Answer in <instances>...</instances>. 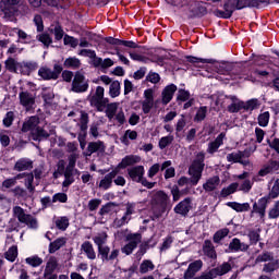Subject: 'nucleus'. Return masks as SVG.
Here are the masks:
<instances>
[{"instance_id":"e433bc0d","label":"nucleus","mask_w":279,"mask_h":279,"mask_svg":"<svg viewBox=\"0 0 279 279\" xmlns=\"http://www.w3.org/2000/svg\"><path fill=\"white\" fill-rule=\"evenodd\" d=\"M138 138V133L136 131L126 130L124 135L120 137L123 145H130V141H136Z\"/></svg>"},{"instance_id":"a211bd4d","label":"nucleus","mask_w":279,"mask_h":279,"mask_svg":"<svg viewBox=\"0 0 279 279\" xmlns=\"http://www.w3.org/2000/svg\"><path fill=\"white\" fill-rule=\"evenodd\" d=\"M226 138V133H220L214 142H210L207 147V154H216L219 147L223 145V140Z\"/></svg>"},{"instance_id":"4468645a","label":"nucleus","mask_w":279,"mask_h":279,"mask_svg":"<svg viewBox=\"0 0 279 279\" xmlns=\"http://www.w3.org/2000/svg\"><path fill=\"white\" fill-rule=\"evenodd\" d=\"M154 108V89L148 88L144 92V101L142 102V110L144 114H149Z\"/></svg>"},{"instance_id":"bf43d9fd","label":"nucleus","mask_w":279,"mask_h":279,"mask_svg":"<svg viewBox=\"0 0 279 279\" xmlns=\"http://www.w3.org/2000/svg\"><path fill=\"white\" fill-rule=\"evenodd\" d=\"M278 267H279L278 260L272 259V260H269L268 264L264 265V271L266 274H271V271H276V269H278Z\"/></svg>"},{"instance_id":"4d7b16f0","label":"nucleus","mask_w":279,"mask_h":279,"mask_svg":"<svg viewBox=\"0 0 279 279\" xmlns=\"http://www.w3.org/2000/svg\"><path fill=\"white\" fill-rule=\"evenodd\" d=\"M63 44L65 46L72 47V49H75V47H77L80 45V41L75 37L64 35Z\"/></svg>"},{"instance_id":"e2e57ef3","label":"nucleus","mask_w":279,"mask_h":279,"mask_svg":"<svg viewBox=\"0 0 279 279\" xmlns=\"http://www.w3.org/2000/svg\"><path fill=\"white\" fill-rule=\"evenodd\" d=\"M208 112V107H201L195 116V121H204L206 119V114Z\"/></svg>"},{"instance_id":"393cba45","label":"nucleus","mask_w":279,"mask_h":279,"mask_svg":"<svg viewBox=\"0 0 279 279\" xmlns=\"http://www.w3.org/2000/svg\"><path fill=\"white\" fill-rule=\"evenodd\" d=\"M81 250L85 253V256L88 258V260H95V258H97V253L95 252L93 243L88 241L83 242Z\"/></svg>"},{"instance_id":"603ef678","label":"nucleus","mask_w":279,"mask_h":279,"mask_svg":"<svg viewBox=\"0 0 279 279\" xmlns=\"http://www.w3.org/2000/svg\"><path fill=\"white\" fill-rule=\"evenodd\" d=\"M173 135H167L163 136L159 140V149H167V147H169V145H171V143H173Z\"/></svg>"},{"instance_id":"ea45409f","label":"nucleus","mask_w":279,"mask_h":279,"mask_svg":"<svg viewBox=\"0 0 279 279\" xmlns=\"http://www.w3.org/2000/svg\"><path fill=\"white\" fill-rule=\"evenodd\" d=\"M219 186V177H213L206 181V183L203 184L204 191L210 192L215 191Z\"/></svg>"},{"instance_id":"9b49d317","label":"nucleus","mask_w":279,"mask_h":279,"mask_svg":"<svg viewBox=\"0 0 279 279\" xmlns=\"http://www.w3.org/2000/svg\"><path fill=\"white\" fill-rule=\"evenodd\" d=\"M235 10H239V8L234 3V0H228L223 4V11L216 10V11H214V14H215V16H218L219 19H230V16H232V14H234Z\"/></svg>"},{"instance_id":"412c9836","label":"nucleus","mask_w":279,"mask_h":279,"mask_svg":"<svg viewBox=\"0 0 279 279\" xmlns=\"http://www.w3.org/2000/svg\"><path fill=\"white\" fill-rule=\"evenodd\" d=\"M232 104L228 106L229 112H240V110H245V101L240 100L236 96H230Z\"/></svg>"},{"instance_id":"09e8293b","label":"nucleus","mask_w":279,"mask_h":279,"mask_svg":"<svg viewBox=\"0 0 279 279\" xmlns=\"http://www.w3.org/2000/svg\"><path fill=\"white\" fill-rule=\"evenodd\" d=\"M54 223L58 230H62V232H64V230L69 228V218L66 216L59 217L56 219Z\"/></svg>"},{"instance_id":"c03bdc74","label":"nucleus","mask_w":279,"mask_h":279,"mask_svg":"<svg viewBox=\"0 0 279 279\" xmlns=\"http://www.w3.org/2000/svg\"><path fill=\"white\" fill-rule=\"evenodd\" d=\"M126 241L134 245L135 247H138V244L141 241H143V235L141 233H129L125 236Z\"/></svg>"},{"instance_id":"4be33fe9","label":"nucleus","mask_w":279,"mask_h":279,"mask_svg":"<svg viewBox=\"0 0 279 279\" xmlns=\"http://www.w3.org/2000/svg\"><path fill=\"white\" fill-rule=\"evenodd\" d=\"M279 161H270L266 163L258 172L260 178H265V175H269V173H274V171H278Z\"/></svg>"},{"instance_id":"7c9ffc66","label":"nucleus","mask_w":279,"mask_h":279,"mask_svg":"<svg viewBox=\"0 0 279 279\" xmlns=\"http://www.w3.org/2000/svg\"><path fill=\"white\" fill-rule=\"evenodd\" d=\"M227 206L235 210V213H247L250 210V203L228 202Z\"/></svg>"},{"instance_id":"338daca9","label":"nucleus","mask_w":279,"mask_h":279,"mask_svg":"<svg viewBox=\"0 0 279 279\" xmlns=\"http://www.w3.org/2000/svg\"><path fill=\"white\" fill-rule=\"evenodd\" d=\"M161 169H162V166H160V163H154L148 169V172H147L148 178H154L158 173V171H161Z\"/></svg>"},{"instance_id":"f8f14e48","label":"nucleus","mask_w":279,"mask_h":279,"mask_svg":"<svg viewBox=\"0 0 279 279\" xmlns=\"http://www.w3.org/2000/svg\"><path fill=\"white\" fill-rule=\"evenodd\" d=\"M202 267H204V262H202V259H196V260L192 262L189 265L187 269L185 270L183 278L184 279H197V278H199V276L195 277V275L198 271H202Z\"/></svg>"},{"instance_id":"49530a36","label":"nucleus","mask_w":279,"mask_h":279,"mask_svg":"<svg viewBox=\"0 0 279 279\" xmlns=\"http://www.w3.org/2000/svg\"><path fill=\"white\" fill-rule=\"evenodd\" d=\"M228 234H230V229L228 228L218 230L214 234V243H221V241H223Z\"/></svg>"},{"instance_id":"6e6d98bb","label":"nucleus","mask_w":279,"mask_h":279,"mask_svg":"<svg viewBox=\"0 0 279 279\" xmlns=\"http://www.w3.org/2000/svg\"><path fill=\"white\" fill-rule=\"evenodd\" d=\"M189 62H192V64H195V66H202L199 64H213V59H202L197 57H190Z\"/></svg>"},{"instance_id":"473e14b6","label":"nucleus","mask_w":279,"mask_h":279,"mask_svg":"<svg viewBox=\"0 0 279 279\" xmlns=\"http://www.w3.org/2000/svg\"><path fill=\"white\" fill-rule=\"evenodd\" d=\"M171 160H167L161 165V171L165 172V179L170 180V178H175V168L171 167Z\"/></svg>"},{"instance_id":"58836bf2","label":"nucleus","mask_w":279,"mask_h":279,"mask_svg":"<svg viewBox=\"0 0 279 279\" xmlns=\"http://www.w3.org/2000/svg\"><path fill=\"white\" fill-rule=\"evenodd\" d=\"M66 244V239L65 238H58L53 242L50 243L49 245V253L50 254H56L60 247H63V245Z\"/></svg>"},{"instance_id":"f257e3e1","label":"nucleus","mask_w":279,"mask_h":279,"mask_svg":"<svg viewBox=\"0 0 279 279\" xmlns=\"http://www.w3.org/2000/svg\"><path fill=\"white\" fill-rule=\"evenodd\" d=\"M204 160H206V153H196L195 158L189 168L190 179L186 177H181L178 181L179 186H186L189 182L192 184V186H197V184H199L202 173H204V168L206 167Z\"/></svg>"},{"instance_id":"6e6552de","label":"nucleus","mask_w":279,"mask_h":279,"mask_svg":"<svg viewBox=\"0 0 279 279\" xmlns=\"http://www.w3.org/2000/svg\"><path fill=\"white\" fill-rule=\"evenodd\" d=\"M232 269L230 263H223L222 265L213 268L210 270L203 271L197 279H215L217 276H226L228 271Z\"/></svg>"},{"instance_id":"2eb2a0df","label":"nucleus","mask_w":279,"mask_h":279,"mask_svg":"<svg viewBox=\"0 0 279 279\" xmlns=\"http://www.w3.org/2000/svg\"><path fill=\"white\" fill-rule=\"evenodd\" d=\"M150 202L153 206L165 208L169 202V196L162 191L153 192Z\"/></svg>"},{"instance_id":"de8ad7c7","label":"nucleus","mask_w":279,"mask_h":279,"mask_svg":"<svg viewBox=\"0 0 279 279\" xmlns=\"http://www.w3.org/2000/svg\"><path fill=\"white\" fill-rule=\"evenodd\" d=\"M17 256H19V247L16 245L11 246L5 253L7 260H10L11 263H14Z\"/></svg>"},{"instance_id":"13d9d810","label":"nucleus","mask_w":279,"mask_h":279,"mask_svg":"<svg viewBox=\"0 0 279 279\" xmlns=\"http://www.w3.org/2000/svg\"><path fill=\"white\" fill-rule=\"evenodd\" d=\"M5 66L8 69V71H10L11 73H16L19 66H21V64L19 62H16V60L14 59H8L5 61Z\"/></svg>"},{"instance_id":"3c124183","label":"nucleus","mask_w":279,"mask_h":279,"mask_svg":"<svg viewBox=\"0 0 279 279\" xmlns=\"http://www.w3.org/2000/svg\"><path fill=\"white\" fill-rule=\"evenodd\" d=\"M260 107V100L257 98H252L244 102V110H256Z\"/></svg>"},{"instance_id":"a19ab883","label":"nucleus","mask_w":279,"mask_h":279,"mask_svg":"<svg viewBox=\"0 0 279 279\" xmlns=\"http://www.w3.org/2000/svg\"><path fill=\"white\" fill-rule=\"evenodd\" d=\"M109 95L114 99L121 95V83L119 81H113L109 86Z\"/></svg>"},{"instance_id":"72a5a7b5","label":"nucleus","mask_w":279,"mask_h":279,"mask_svg":"<svg viewBox=\"0 0 279 279\" xmlns=\"http://www.w3.org/2000/svg\"><path fill=\"white\" fill-rule=\"evenodd\" d=\"M265 210H267V199L260 198L258 203H254L253 213H257L260 217H265Z\"/></svg>"},{"instance_id":"6ab92c4d","label":"nucleus","mask_w":279,"mask_h":279,"mask_svg":"<svg viewBox=\"0 0 279 279\" xmlns=\"http://www.w3.org/2000/svg\"><path fill=\"white\" fill-rule=\"evenodd\" d=\"M137 162H141V157L136 155H130L122 159V161L116 167V169H125L126 167H132V165H137Z\"/></svg>"},{"instance_id":"cd10ccee","label":"nucleus","mask_w":279,"mask_h":279,"mask_svg":"<svg viewBox=\"0 0 279 279\" xmlns=\"http://www.w3.org/2000/svg\"><path fill=\"white\" fill-rule=\"evenodd\" d=\"M56 269H58V258L51 256L46 264L44 277L51 276Z\"/></svg>"},{"instance_id":"4c0bfd02","label":"nucleus","mask_w":279,"mask_h":279,"mask_svg":"<svg viewBox=\"0 0 279 279\" xmlns=\"http://www.w3.org/2000/svg\"><path fill=\"white\" fill-rule=\"evenodd\" d=\"M214 66L215 69H217V72L221 73L222 75L230 73V71L234 69V64L230 62L216 63Z\"/></svg>"},{"instance_id":"0e129e2a","label":"nucleus","mask_w":279,"mask_h":279,"mask_svg":"<svg viewBox=\"0 0 279 279\" xmlns=\"http://www.w3.org/2000/svg\"><path fill=\"white\" fill-rule=\"evenodd\" d=\"M17 36L25 45H29V43H32V35H27L24 31L19 29Z\"/></svg>"},{"instance_id":"69168bd1","label":"nucleus","mask_w":279,"mask_h":279,"mask_svg":"<svg viewBox=\"0 0 279 279\" xmlns=\"http://www.w3.org/2000/svg\"><path fill=\"white\" fill-rule=\"evenodd\" d=\"M279 195V179H277L274 182V185L269 192V197H271V199H276V197H278Z\"/></svg>"},{"instance_id":"774afa93","label":"nucleus","mask_w":279,"mask_h":279,"mask_svg":"<svg viewBox=\"0 0 279 279\" xmlns=\"http://www.w3.org/2000/svg\"><path fill=\"white\" fill-rule=\"evenodd\" d=\"M279 217V201L275 204V206L269 211L270 219H278Z\"/></svg>"},{"instance_id":"9d476101","label":"nucleus","mask_w":279,"mask_h":279,"mask_svg":"<svg viewBox=\"0 0 279 279\" xmlns=\"http://www.w3.org/2000/svg\"><path fill=\"white\" fill-rule=\"evenodd\" d=\"M60 73H62V65L60 64H54L53 70L49 68H40L38 71V75L39 77H43V80H58Z\"/></svg>"},{"instance_id":"39448f33","label":"nucleus","mask_w":279,"mask_h":279,"mask_svg":"<svg viewBox=\"0 0 279 279\" xmlns=\"http://www.w3.org/2000/svg\"><path fill=\"white\" fill-rule=\"evenodd\" d=\"M128 173L133 182H137L145 186L146 189H154L156 186V182H149L145 179V167L143 166H135L128 170Z\"/></svg>"},{"instance_id":"79ce46f5","label":"nucleus","mask_w":279,"mask_h":279,"mask_svg":"<svg viewBox=\"0 0 279 279\" xmlns=\"http://www.w3.org/2000/svg\"><path fill=\"white\" fill-rule=\"evenodd\" d=\"M154 269H156V266L149 259L143 260L140 265V274H149V271H154Z\"/></svg>"},{"instance_id":"8fccbe9b","label":"nucleus","mask_w":279,"mask_h":279,"mask_svg":"<svg viewBox=\"0 0 279 279\" xmlns=\"http://www.w3.org/2000/svg\"><path fill=\"white\" fill-rule=\"evenodd\" d=\"M239 191V183H231L228 187L221 190V196L228 197V195H232V193H236Z\"/></svg>"},{"instance_id":"0eeeda50","label":"nucleus","mask_w":279,"mask_h":279,"mask_svg":"<svg viewBox=\"0 0 279 279\" xmlns=\"http://www.w3.org/2000/svg\"><path fill=\"white\" fill-rule=\"evenodd\" d=\"M132 215H136V203H128L126 209L121 218L113 220V228H123L132 221Z\"/></svg>"},{"instance_id":"1a4fd4ad","label":"nucleus","mask_w":279,"mask_h":279,"mask_svg":"<svg viewBox=\"0 0 279 279\" xmlns=\"http://www.w3.org/2000/svg\"><path fill=\"white\" fill-rule=\"evenodd\" d=\"M73 93H86L88 90V80L81 72H76L72 81Z\"/></svg>"},{"instance_id":"680f3d73","label":"nucleus","mask_w":279,"mask_h":279,"mask_svg":"<svg viewBox=\"0 0 279 279\" xmlns=\"http://www.w3.org/2000/svg\"><path fill=\"white\" fill-rule=\"evenodd\" d=\"M81 132H86L88 130V114L82 112L81 113V121H80Z\"/></svg>"},{"instance_id":"5fc2aeb1","label":"nucleus","mask_w":279,"mask_h":279,"mask_svg":"<svg viewBox=\"0 0 279 279\" xmlns=\"http://www.w3.org/2000/svg\"><path fill=\"white\" fill-rule=\"evenodd\" d=\"M50 32L54 35L56 40H62L64 38V29H62L60 24L54 25Z\"/></svg>"},{"instance_id":"aec40b11","label":"nucleus","mask_w":279,"mask_h":279,"mask_svg":"<svg viewBox=\"0 0 279 279\" xmlns=\"http://www.w3.org/2000/svg\"><path fill=\"white\" fill-rule=\"evenodd\" d=\"M190 210H191L190 197L183 199L174 207V213H177V215H183V217H185V215H189Z\"/></svg>"},{"instance_id":"f3484780","label":"nucleus","mask_w":279,"mask_h":279,"mask_svg":"<svg viewBox=\"0 0 279 279\" xmlns=\"http://www.w3.org/2000/svg\"><path fill=\"white\" fill-rule=\"evenodd\" d=\"M175 90H178V86H175V84H170L167 85L162 93H161V101L163 104V106H167V104H169L171 101V99H173V95H175Z\"/></svg>"},{"instance_id":"b1692460","label":"nucleus","mask_w":279,"mask_h":279,"mask_svg":"<svg viewBox=\"0 0 279 279\" xmlns=\"http://www.w3.org/2000/svg\"><path fill=\"white\" fill-rule=\"evenodd\" d=\"M29 169H34V162L32 159L22 158L15 162V171H29Z\"/></svg>"},{"instance_id":"052dcab7","label":"nucleus","mask_w":279,"mask_h":279,"mask_svg":"<svg viewBox=\"0 0 279 279\" xmlns=\"http://www.w3.org/2000/svg\"><path fill=\"white\" fill-rule=\"evenodd\" d=\"M25 260L27 265H31V267H40L43 263V258L38 257L37 255L27 257Z\"/></svg>"},{"instance_id":"5701e85b","label":"nucleus","mask_w":279,"mask_h":279,"mask_svg":"<svg viewBox=\"0 0 279 279\" xmlns=\"http://www.w3.org/2000/svg\"><path fill=\"white\" fill-rule=\"evenodd\" d=\"M279 161H270L266 163L258 172L260 178H265V175H269V173H274V171H278Z\"/></svg>"},{"instance_id":"7ed1b4c3","label":"nucleus","mask_w":279,"mask_h":279,"mask_svg":"<svg viewBox=\"0 0 279 279\" xmlns=\"http://www.w3.org/2000/svg\"><path fill=\"white\" fill-rule=\"evenodd\" d=\"M22 132H31L34 141H43V138H49V133L40 126V119H38L36 116L28 118L24 122Z\"/></svg>"},{"instance_id":"f03ea898","label":"nucleus","mask_w":279,"mask_h":279,"mask_svg":"<svg viewBox=\"0 0 279 279\" xmlns=\"http://www.w3.org/2000/svg\"><path fill=\"white\" fill-rule=\"evenodd\" d=\"M94 243L98 247V256L102 260V263H112L119 258L120 251L119 248H113L110 252V246L106 245L108 241V234L106 233H98L96 236L93 238Z\"/></svg>"},{"instance_id":"a878e982","label":"nucleus","mask_w":279,"mask_h":279,"mask_svg":"<svg viewBox=\"0 0 279 279\" xmlns=\"http://www.w3.org/2000/svg\"><path fill=\"white\" fill-rule=\"evenodd\" d=\"M229 250H231V252H247V250H250V245L241 242L238 238H234L229 244Z\"/></svg>"},{"instance_id":"37998d69","label":"nucleus","mask_w":279,"mask_h":279,"mask_svg":"<svg viewBox=\"0 0 279 279\" xmlns=\"http://www.w3.org/2000/svg\"><path fill=\"white\" fill-rule=\"evenodd\" d=\"M25 178V174H17L14 178L5 179L2 182V189H12V186H16L17 180H23Z\"/></svg>"},{"instance_id":"bb28decb","label":"nucleus","mask_w":279,"mask_h":279,"mask_svg":"<svg viewBox=\"0 0 279 279\" xmlns=\"http://www.w3.org/2000/svg\"><path fill=\"white\" fill-rule=\"evenodd\" d=\"M87 156H93V154L97 151H106V145H104V142L97 141V142H92L87 146Z\"/></svg>"},{"instance_id":"dca6fc26","label":"nucleus","mask_w":279,"mask_h":279,"mask_svg":"<svg viewBox=\"0 0 279 279\" xmlns=\"http://www.w3.org/2000/svg\"><path fill=\"white\" fill-rule=\"evenodd\" d=\"M119 175V168H114L111 172L106 174L99 182V189H102V191H108V189L112 187V182L114 178Z\"/></svg>"},{"instance_id":"864d4df0","label":"nucleus","mask_w":279,"mask_h":279,"mask_svg":"<svg viewBox=\"0 0 279 279\" xmlns=\"http://www.w3.org/2000/svg\"><path fill=\"white\" fill-rule=\"evenodd\" d=\"M269 111L260 113L257 118L258 125H260V128H267V125H269Z\"/></svg>"},{"instance_id":"c756f323","label":"nucleus","mask_w":279,"mask_h":279,"mask_svg":"<svg viewBox=\"0 0 279 279\" xmlns=\"http://www.w3.org/2000/svg\"><path fill=\"white\" fill-rule=\"evenodd\" d=\"M243 151H235L227 155L228 162H240L241 165H250V161L243 160Z\"/></svg>"},{"instance_id":"c85d7f7f","label":"nucleus","mask_w":279,"mask_h":279,"mask_svg":"<svg viewBox=\"0 0 279 279\" xmlns=\"http://www.w3.org/2000/svg\"><path fill=\"white\" fill-rule=\"evenodd\" d=\"M34 95L28 92L20 93V104H22L25 108H29L34 106Z\"/></svg>"},{"instance_id":"a18cd8bd","label":"nucleus","mask_w":279,"mask_h":279,"mask_svg":"<svg viewBox=\"0 0 279 279\" xmlns=\"http://www.w3.org/2000/svg\"><path fill=\"white\" fill-rule=\"evenodd\" d=\"M107 109H106V116L108 117V119H110V121H112V119H114L116 114H117V110L119 108V104L117 102H112V104H107Z\"/></svg>"},{"instance_id":"2f4dec72","label":"nucleus","mask_w":279,"mask_h":279,"mask_svg":"<svg viewBox=\"0 0 279 279\" xmlns=\"http://www.w3.org/2000/svg\"><path fill=\"white\" fill-rule=\"evenodd\" d=\"M64 69L77 70L82 66V61L77 57L66 58L63 62Z\"/></svg>"},{"instance_id":"20e7f679","label":"nucleus","mask_w":279,"mask_h":279,"mask_svg":"<svg viewBox=\"0 0 279 279\" xmlns=\"http://www.w3.org/2000/svg\"><path fill=\"white\" fill-rule=\"evenodd\" d=\"M13 215L20 223H25L31 230H38V219L29 214H25V209L21 206L13 207Z\"/></svg>"},{"instance_id":"ddd939ff","label":"nucleus","mask_w":279,"mask_h":279,"mask_svg":"<svg viewBox=\"0 0 279 279\" xmlns=\"http://www.w3.org/2000/svg\"><path fill=\"white\" fill-rule=\"evenodd\" d=\"M21 3V0H1L0 9L5 14V16H14L16 12V5Z\"/></svg>"},{"instance_id":"c9c22d12","label":"nucleus","mask_w":279,"mask_h":279,"mask_svg":"<svg viewBox=\"0 0 279 279\" xmlns=\"http://www.w3.org/2000/svg\"><path fill=\"white\" fill-rule=\"evenodd\" d=\"M203 252L205 256H208V258H217V252H215V246L209 240L204 242Z\"/></svg>"},{"instance_id":"423d86ee","label":"nucleus","mask_w":279,"mask_h":279,"mask_svg":"<svg viewBox=\"0 0 279 279\" xmlns=\"http://www.w3.org/2000/svg\"><path fill=\"white\" fill-rule=\"evenodd\" d=\"M106 89H104V87L97 86L95 94L90 98V105L94 106V108H97L99 112H104L106 106H108L109 100L104 97Z\"/></svg>"},{"instance_id":"f704fd0d","label":"nucleus","mask_w":279,"mask_h":279,"mask_svg":"<svg viewBox=\"0 0 279 279\" xmlns=\"http://www.w3.org/2000/svg\"><path fill=\"white\" fill-rule=\"evenodd\" d=\"M19 175H24V186H26L28 192L34 193L36 191L34 186V173H20Z\"/></svg>"}]
</instances>
